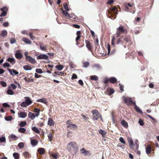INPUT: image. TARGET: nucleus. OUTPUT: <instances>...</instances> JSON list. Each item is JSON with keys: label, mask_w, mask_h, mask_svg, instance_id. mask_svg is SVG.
Returning <instances> with one entry per match:
<instances>
[{"label": "nucleus", "mask_w": 159, "mask_h": 159, "mask_svg": "<svg viewBox=\"0 0 159 159\" xmlns=\"http://www.w3.org/2000/svg\"><path fill=\"white\" fill-rule=\"evenodd\" d=\"M92 113L93 115L98 114V111L96 110H93L92 111Z\"/></svg>", "instance_id": "51"}, {"label": "nucleus", "mask_w": 159, "mask_h": 159, "mask_svg": "<svg viewBox=\"0 0 159 159\" xmlns=\"http://www.w3.org/2000/svg\"><path fill=\"white\" fill-rule=\"evenodd\" d=\"M61 10H62L63 13L64 14V15H65L66 16H68L70 18H73L74 19H76V16H74V17H73L72 16H70L69 14L67 12V11H65L63 9V8H61Z\"/></svg>", "instance_id": "7"}, {"label": "nucleus", "mask_w": 159, "mask_h": 159, "mask_svg": "<svg viewBox=\"0 0 159 159\" xmlns=\"http://www.w3.org/2000/svg\"><path fill=\"white\" fill-rule=\"evenodd\" d=\"M10 65L7 63H5L3 64V66L4 67H9Z\"/></svg>", "instance_id": "61"}, {"label": "nucleus", "mask_w": 159, "mask_h": 159, "mask_svg": "<svg viewBox=\"0 0 159 159\" xmlns=\"http://www.w3.org/2000/svg\"><path fill=\"white\" fill-rule=\"evenodd\" d=\"M2 11V12L1 13L0 15V16H1V17L4 16H5L7 13V11Z\"/></svg>", "instance_id": "47"}, {"label": "nucleus", "mask_w": 159, "mask_h": 159, "mask_svg": "<svg viewBox=\"0 0 159 159\" xmlns=\"http://www.w3.org/2000/svg\"><path fill=\"white\" fill-rule=\"evenodd\" d=\"M0 10L1 11H7V8L5 6L2 8H1Z\"/></svg>", "instance_id": "62"}, {"label": "nucleus", "mask_w": 159, "mask_h": 159, "mask_svg": "<svg viewBox=\"0 0 159 159\" xmlns=\"http://www.w3.org/2000/svg\"><path fill=\"white\" fill-rule=\"evenodd\" d=\"M67 149L72 155H74L78 152V148L76 143L71 141L67 144Z\"/></svg>", "instance_id": "1"}, {"label": "nucleus", "mask_w": 159, "mask_h": 159, "mask_svg": "<svg viewBox=\"0 0 159 159\" xmlns=\"http://www.w3.org/2000/svg\"><path fill=\"white\" fill-rule=\"evenodd\" d=\"M2 106L4 107H10V106L7 103H5L2 104Z\"/></svg>", "instance_id": "57"}, {"label": "nucleus", "mask_w": 159, "mask_h": 159, "mask_svg": "<svg viewBox=\"0 0 159 159\" xmlns=\"http://www.w3.org/2000/svg\"><path fill=\"white\" fill-rule=\"evenodd\" d=\"M10 43L11 44H13L16 42V40L14 38H11L10 39Z\"/></svg>", "instance_id": "55"}, {"label": "nucleus", "mask_w": 159, "mask_h": 159, "mask_svg": "<svg viewBox=\"0 0 159 159\" xmlns=\"http://www.w3.org/2000/svg\"><path fill=\"white\" fill-rule=\"evenodd\" d=\"M28 117L32 120H33L35 117V116L33 113L29 112L28 114Z\"/></svg>", "instance_id": "20"}, {"label": "nucleus", "mask_w": 159, "mask_h": 159, "mask_svg": "<svg viewBox=\"0 0 159 159\" xmlns=\"http://www.w3.org/2000/svg\"><path fill=\"white\" fill-rule=\"evenodd\" d=\"M25 102L27 103L28 106L30 105L32 103V101L29 98L26 97Z\"/></svg>", "instance_id": "23"}, {"label": "nucleus", "mask_w": 159, "mask_h": 159, "mask_svg": "<svg viewBox=\"0 0 159 159\" xmlns=\"http://www.w3.org/2000/svg\"><path fill=\"white\" fill-rule=\"evenodd\" d=\"M137 141V140L136 142ZM138 147L139 145L137 144V142H135V144L134 145V148H135L136 149H138Z\"/></svg>", "instance_id": "52"}, {"label": "nucleus", "mask_w": 159, "mask_h": 159, "mask_svg": "<svg viewBox=\"0 0 159 159\" xmlns=\"http://www.w3.org/2000/svg\"><path fill=\"white\" fill-rule=\"evenodd\" d=\"M23 68L26 70H31L32 69V68L31 67L27 65L24 66Z\"/></svg>", "instance_id": "31"}, {"label": "nucleus", "mask_w": 159, "mask_h": 159, "mask_svg": "<svg viewBox=\"0 0 159 159\" xmlns=\"http://www.w3.org/2000/svg\"><path fill=\"white\" fill-rule=\"evenodd\" d=\"M39 47L41 50L43 51H45L46 50L47 47L46 46H43L42 43L40 44Z\"/></svg>", "instance_id": "28"}, {"label": "nucleus", "mask_w": 159, "mask_h": 159, "mask_svg": "<svg viewBox=\"0 0 159 159\" xmlns=\"http://www.w3.org/2000/svg\"><path fill=\"white\" fill-rule=\"evenodd\" d=\"M52 134L50 133L49 134V135H48V139L51 140V139H52Z\"/></svg>", "instance_id": "60"}, {"label": "nucleus", "mask_w": 159, "mask_h": 159, "mask_svg": "<svg viewBox=\"0 0 159 159\" xmlns=\"http://www.w3.org/2000/svg\"><path fill=\"white\" fill-rule=\"evenodd\" d=\"M7 31L5 30H4L2 31V33H1V34H0V36H2V37H4L5 36L7 35Z\"/></svg>", "instance_id": "25"}, {"label": "nucleus", "mask_w": 159, "mask_h": 159, "mask_svg": "<svg viewBox=\"0 0 159 159\" xmlns=\"http://www.w3.org/2000/svg\"><path fill=\"white\" fill-rule=\"evenodd\" d=\"M94 44L96 47L97 46H99L98 44V38H97L95 39V40L94 41Z\"/></svg>", "instance_id": "45"}, {"label": "nucleus", "mask_w": 159, "mask_h": 159, "mask_svg": "<svg viewBox=\"0 0 159 159\" xmlns=\"http://www.w3.org/2000/svg\"><path fill=\"white\" fill-rule=\"evenodd\" d=\"M7 94L9 95H12L14 94V92L10 89H8L7 91Z\"/></svg>", "instance_id": "32"}, {"label": "nucleus", "mask_w": 159, "mask_h": 159, "mask_svg": "<svg viewBox=\"0 0 159 159\" xmlns=\"http://www.w3.org/2000/svg\"><path fill=\"white\" fill-rule=\"evenodd\" d=\"M54 74L56 75H62V74L63 75L64 73L62 72H60L59 71H55Z\"/></svg>", "instance_id": "49"}, {"label": "nucleus", "mask_w": 159, "mask_h": 159, "mask_svg": "<svg viewBox=\"0 0 159 159\" xmlns=\"http://www.w3.org/2000/svg\"><path fill=\"white\" fill-rule=\"evenodd\" d=\"M27 114L25 112H20L18 114V116L19 117L24 118L26 117Z\"/></svg>", "instance_id": "11"}, {"label": "nucleus", "mask_w": 159, "mask_h": 159, "mask_svg": "<svg viewBox=\"0 0 159 159\" xmlns=\"http://www.w3.org/2000/svg\"><path fill=\"white\" fill-rule=\"evenodd\" d=\"M151 151V147L149 146L148 145L146 148V152L147 154H150Z\"/></svg>", "instance_id": "22"}, {"label": "nucleus", "mask_w": 159, "mask_h": 159, "mask_svg": "<svg viewBox=\"0 0 159 159\" xmlns=\"http://www.w3.org/2000/svg\"><path fill=\"white\" fill-rule=\"evenodd\" d=\"M13 155L15 159H19V155L18 153L14 152L13 153Z\"/></svg>", "instance_id": "35"}, {"label": "nucleus", "mask_w": 159, "mask_h": 159, "mask_svg": "<svg viewBox=\"0 0 159 159\" xmlns=\"http://www.w3.org/2000/svg\"><path fill=\"white\" fill-rule=\"evenodd\" d=\"M81 153L84 154L85 155L87 154L86 152H88V151L85 150L84 148H83L81 150Z\"/></svg>", "instance_id": "42"}, {"label": "nucleus", "mask_w": 159, "mask_h": 159, "mask_svg": "<svg viewBox=\"0 0 159 159\" xmlns=\"http://www.w3.org/2000/svg\"><path fill=\"white\" fill-rule=\"evenodd\" d=\"M90 79L92 80H97L98 77L96 75H91L90 76Z\"/></svg>", "instance_id": "30"}, {"label": "nucleus", "mask_w": 159, "mask_h": 159, "mask_svg": "<svg viewBox=\"0 0 159 159\" xmlns=\"http://www.w3.org/2000/svg\"><path fill=\"white\" fill-rule=\"evenodd\" d=\"M110 10L111 11H108V13L109 14H111V16L116 15L118 14L117 10L116 7H111Z\"/></svg>", "instance_id": "3"}, {"label": "nucleus", "mask_w": 159, "mask_h": 159, "mask_svg": "<svg viewBox=\"0 0 159 159\" xmlns=\"http://www.w3.org/2000/svg\"><path fill=\"white\" fill-rule=\"evenodd\" d=\"M85 42L86 43V47L89 50L91 51L92 49V47L89 41L86 40H85Z\"/></svg>", "instance_id": "9"}, {"label": "nucleus", "mask_w": 159, "mask_h": 159, "mask_svg": "<svg viewBox=\"0 0 159 159\" xmlns=\"http://www.w3.org/2000/svg\"><path fill=\"white\" fill-rule=\"evenodd\" d=\"M31 143L32 145L36 146L37 145L38 142L34 139H32L31 140Z\"/></svg>", "instance_id": "24"}, {"label": "nucleus", "mask_w": 159, "mask_h": 159, "mask_svg": "<svg viewBox=\"0 0 159 159\" xmlns=\"http://www.w3.org/2000/svg\"><path fill=\"white\" fill-rule=\"evenodd\" d=\"M37 101L39 102L43 103L45 104H46L48 103L47 100L45 98H42L38 99L37 100Z\"/></svg>", "instance_id": "17"}, {"label": "nucleus", "mask_w": 159, "mask_h": 159, "mask_svg": "<svg viewBox=\"0 0 159 159\" xmlns=\"http://www.w3.org/2000/svg\"><path fill=\"white\" fill-rule=\"evenodd\" d=\"M7 70L9 71L11 75H16L18 76L19 75V72L15 69H13L12 70V71L11 69L9 68H8Z\"/></svg>", "instance_id": "6"}, {"label": "nucleus", "mask_w": 159, "mask_h": 159, "mask_svg": "<svg viewBox=\"0 0 159 159\" xmlns=\"http://www.w3.org/2000/svg\"><path fill=\"white\" fill-rule=\"evenodd\" d=\"M93 118L94 120H97L99 118V115L98 114H96V115H93Z\"/></svg>", "instance_id": "41"}, {"label": "nucleus", "mask_w": 159, "mask_h": 159, "mask_svg": "<svg viewBox=\"0 0 159 159\" xmlns=\"http://www.w3.org/2000/svg\"><path fill=\"white\" fill-rule=\"evenodd\" d=\"M99 133L101 134L102 136H104L106 134V132L104 130L100 129L99 130Z\"/></svg>", "instance_id": "34"}, {"label": "nucleus", "mask_w": 159, "mask_h": 159, "mask_svg": "<svg viewBox=\"0 0 159 159\" xmlns=\"http://www.w3.org/2000/svg\"><path fill=\"white\" fill-rule=\"evenodd\" d=\"M6 139L4 137H2L0 138V142L2 143L5 141Z\"/></svg>", "instance_id": "54"}, {"label": "nucleus", "mask_w": 159, "mask_h": 159, "mask_svg": "<svg viewBox=\"0 0 159 159\" xmlns=\"http://www.w3.org/2000/svg\"><path fill=\"white\" fill-rule=\"evenodd\" d=\"M38 152L40 154L43 155L44 154L45 150L43 148H39L38 149Z\"/></svg>", "instance_id": "18"}, {"label": "nucleus", "mask_w": 159, "mask_h": 159, "mask_svg": "<svg viewBox=\"0 0 159 159\" xmlns=\"http://www.w3.org/2000/svg\"><path fill=\"white\" fill-rule=\"evenodd\" d=\"M125 31V30L123 27L122 26H120L117 28V31L115 35H116V36L117 37H119L120 36V34L124 33Z\"/></svg>", "instance_id": "2"}, {"label": "nucleus", "mask_w": 159, "mask_h": 159, "mask_svg": "<svg viewBox=\"0 0 159 159\" xmlns=\"http://www.w3.org/2000/svg\"><path fill=\"white\" fill-rule=\"evenodd\" d=\"M64 66L61 65H58L56 66V68L59 70H61L63 68Z\"/></svg>", "instance_id": "29"}, {"label": "nucleus", "mask_w": 159, "mask_h": 159, "mask_svg": "<svg viewBox=\"0 0 159 159\" xmlns=\"http://www.w3.org/2000/svg\"><path fill=\"white\" fill-rule=\"evenodd\" d=\"M7 61L11 64H14L15 63V60L14 58L9 57L7 59Z\"/></svg>", "instance_id": "26"}, {"label": "nucleus", "mask_w": 159, "mask_h": 159, "mask_svg": "<svg viewBox=\"0 0 159 159\" xmlns=\"http://www.w3.org/2000/svg\"><path fill=\"white\" fill-rule=\"evenodd\" d=\"M129 147L132 149L134 148V142L132 139H128V140Z\"/></svg>", "instance_id": "16"}, {"label": "nucleus", "mask_w": 159, "mask_h": 159, "mask_svg": "<svg viewBox=\"0 0 159 159\" xmlns=\"http://www.w3.org/2000/svg\"><path fill=\"white\" fill-rule=\"evenodd\" d=\"M27 123L25 121H21L19 124V125L20 127H23L26 125Z\"/></svg>", "instance_id": "33"}, {"label": "nucleus", "mask_w": 159, "mask_h": 159, "mask_svg": "<svg viewBox=\"0 0 159 159\" xmlns=\"http://www.w3.org/2000/svg\"><path fill=\"white\" fill-rule=\"evenodd\" d=\"M48 124L50 126H52L54 124V122L51 118H49L48 120Z\"/></svg>", "instance_id": "15"}, {"label": "nucleus", "mask_w": 159, "mask_h": 159, "mask_svg": "<svg viewBox=\"0 0 159 159\" xmlns=\"http://www.w3.org/2000/svg\"><path fill=\"white\" fill-rule=\"evenodd\" d=\"M115 35H116L115 34V35L113 36L112 39L111 40V45L112 46H113V47H114L115 45V44L114 42V41L115 40Z\"/></svg>", "instance_id": "39"}, {"label": "nucleus", "mask_w": 159, "mask_h": 159, "mask_svg": "<svg viewBox=\"0 0 159 159\" xmlns=\"http://www.w3.org/2000/svg\"><path fill=\"white\" fill-rule=\"evenodd\" d=\"M11 87L13 89H16L17 87L16 85H15L14 84H11Z\"/></svg>", "instance_id": "64"}, {"label": "nucleus", "mask_w": 159, "mask_h": 159, "mask_svg": "<svg viewBox=\"0 0 159 159\" xmlns=\"http://www.w3.org/2000/svg\"><path fill=\"white\" fill-rule=\"evenodd\" d=\"M124 101L126 104L130 106L133 104L134 105V103L135 102H133L131 98L129 97L125 98L124 99Z\"/></svg>", "instance_id": "4"}, {"label": "nucleus", "mask_w": 159, "mask_h": 159, "mask_svg": "<svg viewBox=\"0 0 159 159\" xmlns=\"http://www.w3.org/2000/svg\"><path fill=\"white\" fill-rule=\"evenodd\" d=\"M89 65V63L88 62H85L83 63L84 66L85 68L87 67Z\"/></svg>", "instance_id": "46"}, {"label": "nucleus", "mask_w": 159, "mask_h": 159, "mask_svg": "<svg viewBox=\"0 0 159 159\" xmlns=\"http://www.w3.org/2000/svg\"><path fill=\"white\" fill-rule=\"evenodd\" d=\"M15 56L16 58L20 59L22 57V55L19 51H18L15 54Z\"/></svg>", "instance_id": "12"}, {"label": "nucleus", "mask_w": 159, "mask_h": 159, "mask_svg": "<svg viewBox=\"0 0 159 159\" xmlns=\"http://www.w3.org/2000/svg\"><path fill=\"white\" fill-rule=\"evenodd\" d=\"M77 75L75 74H73L72 77H71V79L73 80L74 79H77Z\"/></svg>", "instance_id": "59"}, {"label": "nucleus", "mask_w": 159, "mask_h": 159, "mask_svg": "<svg viewBox=\"0 0 159 159\" xmlns=\"http://www.w3.org/2000/svg\"><path fill=\"white\" fill-rule=\"evenodd\" d=\"M119 141L120 142L124 144H125V142L122 137H121L120 138Z\"/></svg>", "instance_id": "53"}, {"label": "nucleus", "mask_w": 159, "mask_h": 159, "mask_svg": "<svg viewBox=\"0 0 159 159\" xmlns=\"http://www.w3.org/2000/svg\"><path fill=\"white\" fill-rule=\"evenodd\" d=\"M121 125L124 127L127 128L128 126L127 122L125 120H123L121 121Z\"/></svg>", "instance_id": "14"}, {"label": "nucleus", "mask_w": 159, "mask_h": 159, "mask_svg": "<svg viewBox=\"0 0 159 159\" xmlns=\"http://www.w3.org/2000/svg\"><path fill=\"white\" fill-rule=\"evenodd\" d=\"M48 56L44 54H42L39 56H38L37 57V58L38 59H45L46 60H48Z\"/></svg>", "instance_id": "5"}, {"label": "nucleus", "mask_w": 159, "mask_h": 159, "mask_svg": "<svg viewBox=\"0 0 159 159\" xmlns=\"http://www.w3.org/2000/svg\"><path fill=\"white\" fill-rule=\"evenodd\" d=\"M0 84L2 86H3V87H6L7 84L5 82L3 81H1L0 82Z\"/></svg>", "instance_id": "48"}, {"label": "nucleus", "mask_w": 159, "mask_h": 159, "mask_svg": "<svg viewBox=\"0 0 159 159\" xmlns=\"http://www.w3.org/2000/svg\"><path fill=\"white\" fill-rule=\"evenodd\" d=\"M5 120L7 121H11L12 120V117L11 116H9L8 117H5Z\"/></svg>", "instance_id": "38"}, {"label": "nucleus", "mask_w": 159, "mask_h": 159, "mask_svg": "<svg viewBox=\"0 0 159 159\" xmlns=\"http://www.w3.org/2000/svg\"><path fill=\"white\" fill-rule=\"evenodd\" d=\"M134 106L135 110L137 112L141 114H142L143 113L142 110L138 106L136 105L135 102L134 103Z\"/></svg>", "instance_id": "10"}, {"label": "nucleus", "mask_w": 159, "mask_h": 159, "mask_svg": "<svg viewBox=\"0 0 159 159\" xmlns=\"http://www.w3.org/2000/svg\"><path fill=\"white\" fill-rule=\"evenodd\" d=\"M109 81L111 83L114 84L116 82L117 80L115 78L112 77L109 78Z\"/></svg>", "instance_id": "19"}, {"label": "nucleus", "mask_w": 159, "mask_h": 159, "mask_svg": "<svg viewBox=\"0 0 159 159\" xmlns=\"http://www.w3.org/2000/svg\"><path fill=\"white\" fill-rule=\"evenodd\" d=\"M29 36H30V37L31 39H32V40L34 39L35 37L33 35L32 33H30L29 34Z\"/></svg>", "instance_id": "58"}, {"label": "nucleus", "mask_w": 159, "mask_h": 159, "mask_svg": "<svg viewBox=\"0 0 159 159\" xmlns=\"http://www.w3.org/2000/svg\"><path fill=\"white\" fill-rule=\"evenodd\" d=\"M22 40L25 42L26 43L31 44L32 43V42L30 39H28L26 38H23L22 39Z\"/></svg>", "instance_id": "13"}, {"label": "nucleus", "mask_w": 159, "mask_h": 159, "mask_svg": "<svg viewBox=\"0 0 159 159\" xmlns=\"http://www.w3.org/2000/svg\"><path fill=\"white\" fill-rule=\"evenodd\" d=\"M93 67L96 68L97 69L99 70L101 68L100 66L98 64H95L93 66Z\"/></svg>", "instance_id": "37"}, {"label": "nucleus", "mask_w": 159, "mask_h": 159, "mask_svg": "<svg viewBox=\"0 0 159 159\" xmlns=\"http://www.w3.org/2000/svg\"><path fill=\"white\" fill-rule=\"evenodd\" d=\"M35 71L38 73L41 74L43 73V71L40 69H36L35 70Z\"/></svg>", "instance_id": "50"}, {"label": "nucleus", "mask_w": 159, "mask_h": 159, "mask_svg": "<svg viewBox=\"0 0 159 159\" xmlns=\"http://www.w3.org/2000/svg\"><path fill=\"white\" fill-rule=\"evenodd\" d=\"M10 137L11 139H16L17 137L16 135L13 134H11Z\"/></svg>", "instance_id": "63"}, {"label": "nucleus", "mask_w": 159, "mask_h": 159, "mask_svg": "<svg viewBox=\"0 0 159 159\" xmlns=\"http://www.w3.org/2000/svg\"><path fill=\"white\" fill-rule=\"evenodd\" d=\"M64 8L67 11H68L69 10V9L68 7L67 4L66 3H64L63 4Z\"/></svg>", "instance_id": "40"}, {"label": "nucleus", "mask_w": 159, "mask_h": 159, "mask_svg": "<svg viewBox=\"0 0 159 159\" xmlns=\"http://www.w3.org/2000/svg\"><path fill=\"white\" fill-rule=\"evenodd\" d=\"M28 106V104L25 102H23L20 104V106L23 107H26Z\"/></svg>", "instance_id": "44"}, {"label": "nucleus", "mask_w": 159, "mask_h": 159, "mask_svg": "<svg viewBox=\"0 0 159 159\" xmlns=\"http://www.w3.org/2000/svg\"><path fill=\"white\" fill-rule=\"evenodd\" d=\"M24 146V143L23 142H20L18 144V147L20 148H23Z\"/></svg>", "instance_id": "43"}, {"label": "nucleus", "mask_w": 159, "mask_h": 159, "mask_svg": "<svg viewBox=\"0 0 159 159\" xmlns=\"http://www.w3.org/2000/svg\"><path fill=\"white\" fill-rule=\"evenodd\" d=\"M67 127L70 128V129H71L72 128H77V126L75 125V124H68L67 126Z\"/></svg>", "instance_id": "21"}, {"label": "nucleus", "mask_w": 159, "mask_h": 159, "mask_svg": "<svg viewBox=\"0 0 159 159\" xmlns=\"http://www.w3.org/2000/svg\"><path fill=\"white\" fill-rule=\"evenodd\" d=\"M69 66H70V68L71 69L73 68L74 67V65L72 62H69Z\"/></svg>", "instance_id": "56"}, {"label": "nucleus", "mask_w": 159, "mask_h": 159, "mask_svg": "<svg viewBox=\"0 0 159 159\" xmlns=\"http://www.w3.org/2000/svg\"><path fill=\"white\" fill-rule=\"evenodd\" d=\"M26 59L29 62L32 64H34L36 62V61L35 59L30 56L27 57Z\"/></svg>", "instance_id": "8"}, {"label": "nucleus", "mask_w": 159, "mask_h": 159, "mask_svg": "<svg viewBox=\"0 0 159 159\" xmlns=\"http://www.w3.org/2000/svg\"><path fill=\"white\" fill-rule=\"evenodd\" d=\"M26 129L24 128H20L18 129V131L21 133H24L26 131Z\"/></svg>", "instance_id": "36"}, {"label": "nucleus", "mask_w": 159, "mask_h": 159, "mask_svg": "<svg viewBox=\"0 0 159 159\" xmlns=\"http://www.w3.org/2000/svg\"><path fill=\"white\" fill-rule=\"evenodd\" d=\"M32 129L33 131L36 132L37 133H39L40 131L35 126L33 127L32 128Z\"/></svg>", "instance_id": "27"}]
</instances>
